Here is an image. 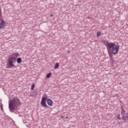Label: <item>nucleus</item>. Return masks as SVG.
Wrapping results in <instances>:
<instances>
[{"label":"nucleus","mask_w":128,"mask_h":128,"mask_svg":"<svg viewBox=\"0 0 128 128\" xmlns=\"http://www.w3.org/2000/svg\"><path fill=\"white\" fill-rule=\"evenodd\" d=\"M106 46L110 58L112 60V54H117L120 50V46L116 45L115 42H106Z\"/></svg>","instance_id":"obj_1"},{"label":"nucleus","mask_w":128,"mask_h":128,"mask_svg":"<svg viewBox=\"0 0 128 128\" xmlns=\"http://www.w3.org/2000/svg\"><path fill=\"white\" fill-rule=\"evenodd\" d=\"M20 102L18 98H14L9 100V109L10 112H12L15 108H18V106H20Z\"/></svg>","instance_id":"obj_2"},{"label":"nucleus","mask_w":128,"mask_h":128,"mask_svg":"<svg viewBox=\"0 0 128 128\" xmlns=\"http://www.w3.org/2000/svg\"><path fill=\"white\" fill-rule=\"evenodd\" d=\"M16 58L14 56H9L8 59V63L7 66L8 68H16Z\"/></svg>","instance_id":"obj_3"},{"label":"nucleus","mask_w":128,"mask_h":128,"mask_svg":"<svg viewBox=\"0 0 128 128\" xmlns=\"http://www.w3.org/2000/svg\"><path fill=\"white\" fill-rule=\"evenodd\" d=\"M40 104L42 106H43L44 108H46V97H42L41 102H40Z\"/></svg>","instance_id":"obj_4"},{"label":"nucleus","mask_w":128,"mask_h":128,"mask_svg":"<svg viewBox=\"0 0 128 128\" xmlns=\"http://www.w3.org/2000/svg\"><path fill=\"white\" fill-rule=\"evenodd\" d=\"M6 21L4 20V19H2L0 20V29L2 30V28H6Z\"/></svg>","instance_id":"obj_5"},{"label":"nucleus","mask_w":128,"mask_h":128,"mask_svg":"<svg viewBox=\"0 0 128 128\" xmlns=\"http://www.w3.org/2000/svg\"><path fill=\"white\" fill-rule=\"evenodd\" d=\"M47 104L48 106H52V104H54V102H52V100L51 99H48L47 100Z\"/></svg>","instance_id":"obj_6"},{"label":"nucleus","mask_w":128,"mask_h":128,"mask_svg":"<svg viewBox=\"0 0 128 128\" xmlns=\"http://www.w3.org/2000/svg\"><path fill=\"white\" fill-rule=\"evenodd\" d=\"M10 56H14V58H16H16L18 56V52L12 54Z\"/></svg>","instance_id":"obj_7"},{"label":"nucleus","mask_w":128,"mask_h":128,"mask_svg":"<svg viewBox=\"0 0 128 128\" xmlns=\"http://www.w3.org/2000/svg\"><path fill=\"white\" fill-rule=\"evenodd\" d=\"M16 62L18 64H21L22 62V58H17Z\"/></svg>","instance_id":"obj_8"},{"label":"nucleus","mask_w":128,"mask_h":128,"mask_svg":"<svg viewBox=\"0 0 128 128\" xmlns=\"http://www.w3.org/2000/svg\"><path fill=\"white\" fill-rule=\"evenodd\" d=\"M59 66H60V64L57 62L54 68L55 70H56V68H58Z\"/></svg>","instance_id":"obj_9"},{"label":"nucleus","mask_w":128,"mask_h":128,"mask_svg":"<svg viewBox=\"0 0 128 128\" xmlns=\"http://www.w3.org/2000/svg\"><path fill=\"white\" fill-rule=\"evenodd\" d=\"M51 76H52V73L50 72V73L47 74L46 76L47 78H50Z\"/></svg>","instance_id":"obj_10"},{"label":"nucleus","mask_w":128,"mask_h":128,"mask_svg":"<svg viewBox=\"0 0 128 128\" xmlns=\"http://www.w3.org/2000/svg\"><path fill=\"white\" fill-rule=\"evenodd\" d=\"M100 34H102V33L98 31V32H97V36H98V38H99V36H100Z\"/></svg>","instance_id":"obj_11"},{"label":"nucleus","mask_w":128,"mask_h":128,"mask_svg":"<svg viewBox=\"0 0 128 128\" xmlns=\"http://www.w3.org/2000/svg\"><path fill=\"white\" fill-rule=\"evenodd\" d=\"M116 118L117 120H122V118H120V115L118 114L116 116Z\"/></svg>","instance_id":"obj_12"},{"label":"nucleus","mask_w":128,"mask_h":128,"mask_svg":"<svg viewBox=\"0 0 128 128\" xmlns=\"http://www.w3.org/2000/svg\"><path fill=\"white\" fill-rule=\"evenodd\" d=\"M124 112H126V111H124V108H122L121 113L122 114H124Z\"/></svg>","instance_id":"obj_13"},{"label":"nucleus","mask_w":128,"mask_h":128,"mask_svg":"<svg viewBox=\"0 0 128 128\" xmlns=\"http://www.w3.org/2000/svg\"><path fill=\"white\" fill-rule=\"evenodd\" d=\"M34 84H32V86H31V90H34Z\"/></svg>","instance_id":"obj_14"},{"label":"nucleus","mask_w":128,"mask_h":128,"mask_svg":"<svg viewBox=\"0 0 128 128\" xmlns=\"http://www.w3.org/2000/svg\"><path fill=\"white\" fill-rule=\"evenodd\" d=\"M126 118H127V120H128V113H126Z\"/></svg>","instance_id":"obj_15"},{"label":"nucleus","mask_w":128,"mask_h":128,"mask_svg":"<svg viewBox=\"0 0 128 128\" xmlns=\"http://www.w3.org/2000/svg\"><path fill=\"white\" fill-rule=\"evenodd\" d=\"M0 16H2V10H0Z\"/></svg>","instance_id":"obj_16"},{"label":"nucleus","mask_w":128,"mask_h":128,"mask_svg":"<svg viewBox=\"0 0 128 128\" xmlns=\"http://www.w3.org/2000/svg\"><path fill=\"white\" fill-rule=\"evenodd\" d=\"M50 16H52L54 15L50 14Z\"/></svg>","instance_id":"obj_17"},{"label":"nucleus","mask_w":128,"mask_h":128,"mask_svg":"<svg viewBox=\"0 0 128 128\" xmlns=\"http://www.w3.org/2000/svg\"><path fill=\"white\" fill-rule=\"evenodd\" d=\"M1 108L2 110V106L1 105Z\"/></svg>","instance_id":"obj_18"},{"label":"nucleus","mask_w":128,"mask_h":128,"mask_svg":"<svg viewBox=\"0 0 128 128\" xmlns=\"http://www.w3.org/2000/svg\"><path fill=\"white\" fill-rule=\"evenodd\" d=\"M62 118H64V116H62Z\"/></svg>","instance_id":"obj_19"},{"label":"nucleus","mask_w":128,"mask_h":128,"mask_svg":"<svg viewBox=\"0 0 128 128\" xmlns=\"http://www.w3.org/2000/svg\"><path fill=\"white\" fill-rule=\"evenodd\" d=\"M66 118H68V117H66Z\"/></svg>","instance_id":"obj_20"},{"label":"nucleus","mask_w":128,"mask_h":128,"mask_svg":"<svg viewBox=\"0 0 128 128\" xmlns=\"http://www.w3.org/2000/svg\"><path fill=\"white\" fill-rule=\"evenodd\" d=\"M68 52H70V51H68Z\"/></svg>","instance_id":"obj_21"}]
</instances>
